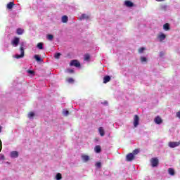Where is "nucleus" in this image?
Listing matches in <instances>:
<instances>
[{"mask_svg":"<svg viewBox=\"0 0 180 180\" xmlns=\"http://www.w3.org/2000/svg\"><path fill=\"white\" fill-rule=\"evenodd\" d=\"M26 47V41H21L20 44V54H15L14 58L19 60V58H23L25 57V48Z\"/></svg>","mask_w":180,"mask_h":180,"instance_id":"f257e3e1","label":"nucleus"},{"mask_svg":"<svg viewBox=\"0 0 180 180\" xmlns=\"http://www.w3.org/2000/svg\"><path fill=\"white\" fill-rule=\"evenodd\" d=\"M19 41H20V39L18 37H15L12 41H11V44L13 47H18L19 46Z\"/></svg>","mask_w":180,"mask_h":180,"instance_id":"f03ea898","label":"nucleus"},{"mask_svg":"<svg viewBox=\"0 0 180 180\" xmlns=\"http://www.w3.org/2000/svg\"><path fill=\"white\" fill-rule=\"evenodd\" d=\"M167 38V35H165V34L162 33V32H160L158 35V39L159 40V41H164V40H165V39Z\"/></svg>","mask_w":180,"mask_h":180,"instance_id":"7ed1b4c3","label":"nucleus"},{"mask_svg":"<svg viewBox=\"0 0 180 180\" xmlns=\"http://www.w3.org/2000/svg\"><path fill=\"white\" fill-rule=\"evenodd\" d=\"M140 122V118L139 117V115H134V127H137L139 126Z\"/></svg>","mask_w":180,"mask_h":180,"instance_id":"20e7f679","label":"nucleus"},{"mask_svg":"<svg viewBox=\"0 0 180 180\" xmlns=\"http://www.w3.org/2000/svg\"><path fill=\"white\" fill-rule=\"evenodd\" d=\"M150 162L153 168L158 166V159L157 158H152Z\"/></svg>","mask_w":180,"mask_h":180,"instance_id":"39448f33","label":"nucleus"},{"mask_svg":"<svg viewBox=\"0 0 180 180\" xmlns=\"http://www.w3.org/2000/svg\"><path fill=\"white\" fill-rule=\"evenodd\" d=\"M180 146V141L179 142H169V147L170 148H175V147H178Z\"/></svg>","mask_w":180,"mask_h":180,"instance_id":"423d86ee","label":"nucleus"},{"mask_svg":"<svg viewBox=\"0 0 180 180\" xmlns=\"http://www.w3.org/2000/svg\"><path fill=\"white\" fill-rule=\"evenodd\" d=\"M70 65H71V66H73V67H77V68H78V67H81V63H79L78 62V60H71V62H70Z\"/></svg>","mask_w":180,"mask_h":180,"instance_id":"0eeeda50","label":"nucleus"},{"mask_svg":"<svg viewBox=\"0 0 180 180\" xmlns=\"http://www.w3.org/2000/svg\"><path fill=\"white\" fill-rule=\"evenodd\" d=\"M10 156L11 158H18L19 157V152L12 151L10 153Z\"/></svg>","mask_w":180,"mask_h":180,"instance_id":"6e6552de","label":"nucleus"},{"mask_svg":"<svg viewBox=\"0 0 180 180\" xmlns=\"http://www.w3.org/2000/svg\"><path fill=\"white\" fill-rule=\"evenodd\" d=\"M126 160L129 162L133 161L134 160V155L133 153H129L127 155Z\"/></svg>","mask_w":180,"mask_h":180,"instance_id":"1a4fd4ad","label":"nucleus"},{"mask_svg":"<svg viewBox=\"0 0 180 180\" xmlns=\"http://www.w3.org/2000/svg\"><path fill=\"white\" fill-rule=\"evenodd\" d=\"M79 20H88L89 19V15L88 14L83 13L81 15L80 17L78 18Z\"/></svg>","mask_w":180,"mask_h":180,"instance_id":"9d476101","label":"nucleus"},{"mask_svg":"<svg viewBox=\"0 0 180 180\" xmlns=\"http://www.w3.org/2000/svg\"><path fill=\"white\" fill-rule=\"evenodd\" d=\"M154 122L156 124H161V123H162V119H161L160 116H157L154 119Z\"/></svg>","mask_w":180,"mask_h":180,"instance_id":"9b49d317","label":"nucleus"},{"mask_svg":"<svg viewBox=\"0 0 180 180\" xmlns=\"http://www.w3.org/2000/svg\"><path fill=\"white\" fill-rule=\"evenodd\" d=\"M98 132L100 136H101V137H103V136H105V129H103V127H100L98 128Z\"/></svg>","mask_w":180,"mask_h":180,"instance_id":"f8f14e48","label":"nucleus"},{"mask_svg":"<svg viewBox=\"0 0 180 180\" xmlns=\"http://www.w3.org/2000/svg\"><path fill=\"white\" fill-rule=\"evenodd\" d=\"M34 116H36V114H34V112H30L28 113L27 117L30 120H32V119H34Z\"/></svg>","mask_w":180,"mask_h":180,"instance_id":"ddd939ff","label":"nucleus"},{"mask_svg":"<svg viewBox=\"0 0 180 180\" xmlns=\"http://www.w3.org/2000/svg\"><path fill=\"white\" fill-rule=\"evenodd\" d=\"M82 160L84 162H88L89 161V156L83 155H82Z\"/></svg>","mask_w":180,"mask_h":180,"instance_id":"4468645a","label":"nucleus"},{"mask_svg":"<svg viewBox=\"0 0 180 180\" xmlns=\"http://www.w3.org/2000/svg\"><path fill=\"white\" fill-rule=\"evenodd\" d=\"M125 6H127L128 8H131V6H134L133 2L131 1H127L124 2Z\"/></svg>","mask_w":180,"mask_h":180,"instance_id":"2eb2a0df","label":"nucleus"},{"mask_svg":"<svg viewBox=\"0 0 180 180\" xmlns=\"http://www.w3.org/2000/svg\"><path fill=\"white\" fill-rule=\"evenodd\" d=\"M168 173L169 175H172V176H174V175H175V170H174L173 168H169Z\"/></svg>","mask_w":180,"mask_h":180,"instance_id":"dca6fc26","label":"nucleus"},{"mask_svg":"<svg viewBox=\"0 0 180 180\" xmlns=\"http://www.w3.org/2000/svg\"><path fill=\"white\" fill-rule=\"evenodd\" d=\"M61 20L63 23H67V22H68V16L67 15L62 16Z\"/></svg>","mask_w":180,"mask_h":180,"instance_id":"f3484780","label":"nucleus"},{"mask_svg":"<svg viewBox=\"0 0 180 180\" xmlns=\"http://www.w3.org/2000/svg\"><path fill=\"white\" fill-rule=\"evenodd\" d=\"M110 81V76H105L103 78V84H108Z\"/></svg>","mask_w":180,"mask_h":180,"instance_id":"a211bd4d","label":"nucleus"},{"mask_svg":"<svg viewBox=\"0 0 180 180\" xmlns=\"http://www.w3.org/2000/svg\"><path fill=\"white\" fill-rule=\"evenodd\" d=\"M163 29L164 30H165L166 32H168V30H169L171 28L169 27V24L168 23H165L164 25H163Z\"/></svg>","mask_w":180,"mask_h":180,"instance_id":"6ab92c4d","label":"nucleus"},{"mask_svg":"<svg viewBox=\"0 0 180 180\" xmlns=\"http://www.w3.org/2000/svg\"><path fill=\"white\" fill-rule=\"evenodd\" d=\"M25 30L23 29H21V28H18L17 30H16V33L17 34H23Z\"/></svg>","mask_w":180,"mask_h":180,"instance_id":"aec40b11","label":"nucleus"},{"mask_svg":"<svg viewBox=\"0 0 180 180\" xmlns=\"http://www.w3.org/2000/svg\"><path fill=\"white\" fill-rule=\"evenodd\" d=\"M96 153H99L101 151V146H96L94 148Z\"/></svg>","mask_w":180,"mask_h":180,"instance_id":"412c9836","label":"nucleus"},{"mask_svg":"<svg viewBox=\"0 0 180 180\" xmlns=\"http://www.w3.org/2000/svg\"><path fill=\"white\" fill-rule=\"evenodd\" d=\"M46 39L47 40H49L50 41H51L53 39H54V36L53 34H48L46 35Z\"/></svg>","mask_w":180,"mask_h":180,"instance_id":"4be33fe9","label":"nucleus"},{"mask_svg":"<svg viewBox=\"0 0 180 180\" xmlns=\"http://www.w3.org/2000/svg\"><path fill=\"white\" fill-rule=\"evenodd\" d=\"M13 5H15V4H13V2H10L7 4V8L8 9H12V8H13Z\"/></svg>","mask_w":180,"mask_h":180,"instance_id":"5701e85b","label":"nucleus"},{"mask_svg":"<svg viewBox=\"0 0 180 180\" xmlns=\"http://www.w3.org/2000/svg\"><path fill=\"white\" fill-rule=\"evenodd\" d=\"M56 180H61L63 179V176H61V174L58 173L56 176Z\"/></svg>","mask_w":180,"mask_h":180,"instance_id":"b1692460","label":"nucleus"},{"mask_svg":"<svg viewBox=\"0 0 180 180\" xmlns=\"http://www.w3.org/2000/svg\"><path fill=\"white\" fill-rule=\"evenodd\" d=\"M34 58H35V60L37 61H38L39 63H40V61H41V58H40V56H39V55H35L34 56Z\"/></svg>","mask_w":180,"mask_h":180,"instance_id":"393cba45","label":"nucleus"},{"mask_svg":"<svg viewBox=\"0 0 180 180\" xmlns=\"http://www.w3.org/2000/svg\"><path fill=\"white\" fill-rule=\"evenodd\" d=\"M37 47L39 50H43V43H38L37 45Z\"/></svg>","mask_w":180,"mask_h":180,"instance_id":"a878e982","label":"nucleus"},{"mask_svg":"<svg viewBox=\"0 0 180 180\" xmlns=\"http://www.w3.org/2000/svg\"><path fill=\"white\" fill-rule=\"evenodd\" d=\"M140 60H141V63H147V58H146L144 56H141Z\"/></svg>","mask_w":180,"mask_h":180,"instance_id":"bb28decb","label":"nucleus"},{"mask_svg":"<svg viewBox=\"0 0 180 180\" xmlns=\"http://www.w3.org/2000/svg\"><path fill=\"white\" fill-rule=\"evenodd\" d=\"M61 56V53H56L54 54V57L55 58H56L57 60H58V58H60V56Z\"/></svg>","mask_w":180,"mask_h":180,"instance_id":"cd10ccee","label":"nucleus"},{"mask_svg":"<svg viewBox=\"0 0 180 180\" xmlns=\"http://www.w3.org/2000/svg\"><path fill=\"white\" fill-rule=\"evenodd\" d=\"M89 58H91V56H89V54H86L84 56V60L85 61H88V60H89Z\"/></svg>","mask_w":180,"mask_h":180,"instance_id":"c85d7f7f","label":"nucleus"},{"mask_svg":"<svg viewBox=\"0 0 180 180\" xmlns=\"http://www.w3.org/2000/svg\"><path fill=\"white\" fill-rule=\"evenodd\" d=\"M70 112H68V110H65L63 111V114L64 115V116H68Z\"/></svg>","mask_w":180,"mask_h":180,"instance_id":"c756f323","label":"nucleus"},{"mask_svg":"<svg viewBox=\"0 0 180 180\" xmlns=\"http://www.w3.org/2000/svg\"><path fill=\"white\" fill-rule=\"evenodd\" d=\"M139 153H140V151L139 150V149H135V150L133 151L132 154H133V155H136L139 154Z\"/></svg>","mask_w":180,"mask_h":180,"instance_id":"7c9ffc66","label":"nucleus"},{"mask_svg":"<svg viewBox=\"0 0 180 180\" xmlns=\"http://www.w3.org/2000/svg\"><path fill=\"white\" fill-rule=\"evenodd\" d=\"M67 72H69V74H74V70L72 69H67Z\"/></svg>","mask_w":180,"mask_h":180,"instance_id":"2f4dec72","label":"nucleus"},{"mask_svg":"<svg viewBox=\"0 0 180 180\" xmlns=\"http://www.w3.org/2000/svg\"><path fill=\"white\" fill-rule=\"evenodd\" d=\"M101 166H102V163H101L100 162H98L96 163V167L97 168H101Z\"/></svg>","mask_w":180,"mask_h":180,"instance_id":"473e14b6","label":"nucleus"},{"mask_svg":"<svg viewBox=\"0 0 180 180\" xmlns=\"http://www.w3.org/2000/svg\"><path fill=\"white\" fill-rule=\"evenodd\" d=\"M144 50H146V48H144V47L140 48L139 49V53H140L141 54V53H143L144 51Z\"/></svg>","mask_w":180,"mask_h":180,"instance_id":"72a5a7b5","label":"nucleus"},{"mask_svg":"<svg viewBox=\"0 0 180 180\" xmlns=\"http://www.w3.org/2000/svg\"><path fill=\"white\" fill-rule=\"evenodd\" d=\"M68 82H69V84H72V82H74V79L72 78H69L68 79Z\"/></svg>","mask_w":180,"mask_h":180,"instance_id":"f704fd0d","label":"nucleus"},{"mask_svg":"<svg viewBox=\"0 0 180 180\" xmlns=\"http://www.w3.org/2000/svg\"><path fill=\"white\" fill-rule=\"evenodd\" d=\"M5 160V155L0 154V161Z\"/></svg>","mask_w":180,"mask_h":180,"instance_id":"c9c22d12","label":"nucleus"},{"mask_svg":"<svg viewBox=\"0 0 180 180\" xmlns=\"http://www.w3.org/2000/svg\"><path fill=\"white\" fill-rule=\"evenodd\" d=\"M176 117H178L179 119H180V111H179L176 113Z\"/></svg>","mask_w":180,"mask_h":180,"instance_id":"e433bc0d","label":"nucleus"},{"mask_svg":"<svg viewBox=\"0 0 180 180\" xmlns=\"http://www.w3.org/2000/svg\"><path fill=\"white\" fill-rule=\"evenodd\" d=\"M1 131H2V126L0 125V133H1ZM1 146L2 147V141H1V140H0V147H1Z\"/></svg>","mask_w":180,"mask_h":180,"instance_id":"4c0bfd02","label":"nucleus"},{"mask_svg":"<svg viewBox=\"0 0 180 180\" xmlns=\"http://www.w3.org/2000/svg\"><path fill=\"white\" fill-rule=\"evenodd\" d=\"M27 72H28V74H30L31 75L34 74V72L33 70H28Z\"/></svg>","mask_w":180,"mask_h":180,"instance_id":"58836bf2","label":"nucleus"},{"mask_svg":"<svg viewBox=\"0 0 180 180\" xmlns=\"http://www.w3.org/2000/svg\"><path fill=\"white\" fill-rule=\"evenodd\" d=\"M163 56H164V52H160V57H163Z\"/></svg>","mask_w":180,"mask_h":180,"instance_id":"ea45409f","label":"nucleus"}]
</instances>
